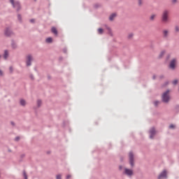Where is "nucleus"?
Listing matches in <instances>:
<instances>
[{
    "label": "nucleus",
    "instance_id": "nucleus-2",
    "mask_svg": "<svg viewBox=\"0 0 179 179\" xmlns=\"http://www.w3.org/2000/svg\"><path fill=\"white\" fill-rule=\"evenodd\" d=\"M170 90H167L165 92L163 93L162 96V101L163 103H169L170 101Z\"/></svg>",
    "mask_w": 179,
    "mask_h": 179
},
{
    "label": "nucleus",
    "instance_id": "nucleus-4",
    "mask_svg": "<svg viewBox=\"0 0 179 179\" xmlns=\"http://www.w3.org/2000/svg\"><path fill=\"white\" fill-rule=\"evenodd\" d=\"M10 2L13 6V8L15 9L17 12H19V10L22 9V6H20V3L19 1H15V0H10Z\"/></svg>",
    "mask_w": 179,
    "mask_h": 179
},
{
    "label": "nucleus",
    "instance_id": "nucleus-41",
    "mask_svg": "<svg viewBox=\"0 0 179 179\" xmlns=\"http://www.w3.org/2000/svg\"><path fill=\"white\" fill-rule=\"evenodd\" d=\"M10 124H11V125H12L13 127H15V124L14 122H10Z\"/></svg>",
    "mask_w": 179,
    "mask_h": 179
},
{
    "label": "nucleus",
    "instance_id": "nucleus-33",
    "mask_svg": "<svg viewBox=\"0 0 179 179\" xmlns=\"http://www.w3.org/2000/svg\"><path fill=\"white\" fill-rule=\"evenodd\" d=\"M29 78L31 79V80H34V76L33 74H30Z\"/></svg>",
    "mask_w": 179,
    "mask_h": 179
},
{
    "label": "nucleus",
    "instance_id": "nucleus-31",
    "mask_svg": "<svg viewBox=\"0 0 179 179\" xmlns=\"http://www.w3.org/2000/svg\"><path fill=\"white\" fill-rule=\"evenodd\" d=\"M169 128L170 129H174V128H176V126L174 124H170Z\"/></svg>",
    "mask_w": 179,
    "mask_h": 179
},
{
    "label": "nucleus",
    "instance_id": "nucleus-48",
    "mask_svg": "<svg viewBox=\"0 0 179 179\" xmlns=\"http://www.w3.org/2000/svg\"><path fill=\"white\" fill-rule=\"evenodd\" d=\"M8 152H12V150H9Z\"/></svg>",
    "mask_w": 179,
    "mask_h": 179
},
{
    "label": "nucleus",
    "instance_id": "nucleus-11",
    "mask_svg": "<svg viewBox=\"0 0 179 179\" xmlns=\"http://www.w3.org/2000/svg\"><path fill=\"white\" fill-rule=\"evenodd\" d=\"M169 32L168 29H164L162 31V36L164 38H169Z\"/></svg>",
    "mask_w": 179,
    "mask_h": 179
},
{
    "label": "nucleus",
    "instance_id": "nucleus-16",
    "mask_svg": "<svg viewBox=\"0 0 179 179\" xmlns=\"http://www.w3.org/2000/svg\"><path fill=\"white\" fill-rule=\"evenodd\" d=\"M106 29L108 31V34H110V36H113V32L111 31V28H110V27L106 25Z\"/></svg>",
    "mask_w": 179,
    "mask_h": 179
},
{
    "label": "nucleus",
    "instance_id": "nucleus-6",
    "mask_svg": "<svg viewBox=\"0 0 179 179\" xmlns=\"http://www.w3.org/2000/svg\"><path fill=\"white\" fill-rule=\"evenodd\" d=\"M4 34L5 36H6V37L15 36V33L13 32V31H12V29H10V28H6L4 31Z\"/></svg>",
    "mask_w": 179,
    "mask_h": 179
},
{
    "label": "nucleus",
    "instance_id": "nucleus-39",
    "mask_svg": "<svg viewBox=\"0 0 179 179\" xmlns=\"http://www.w3.org/2000/svg\"><path fill=\"white\" fill-rule=\"evenodd\" d=\"M159 79H164V75L159 76Z\"/></svg>",
    "mask_w": 179,
    "mask_h": 179
},
{
    "label": "nucleus",
    "instance_id": "nucleus-18",
    "mask_svg": "<svg viewBox=\"0 0 179 179\" xmlns=\"http://www.w3.org/2000/svg\"><path fill=\"white\" fill-rule=\"evenodd\" d=\"M94 8H95V9H99V8H101V4L96 3L94 5Z\"/></svg>",
    "mask_w": 179,
    "mask_h": 179
},
{
    "label": "nucleus",
    "instance_id": "nucleus-12",
    "mask_svg": "<svg viewBox=\"0 0 179 179\" xmlns=\"http://www.w3.org/2000/svg\"><path fill=\"white\" fill-rule=\"evenodd\" d=\"M117 13H113L112 14H110L109 16L110 22L114 21V19H115V17H117Z\"/></svg>",
    "mask_w": 179,
    "mask_h": 179
},
{
    "label": "nucleus",
    "instance_id": "nucleus-32",
    "mask_svg": "<svg viewBox=\"0 0 179 179\" xmlns=\"http://www.w3.org/2000/svg\"><path fill=\"white\" fill-rule=\"evenodd\" d=\"M172 83L174 85H177V83H178V80H174Z\"/></svg>",
    "mask_w": 179,
    "mask_h": 179
},
{
    "label": "nucleus",
    "instance_id": "nucleus-14",
    "mask_svg": "<svg viewBox=\"0 0 179 179\" xmlns=\"http://www.w3.org/2000/svg\"><path fill=\"white\" fill-rule=\"evenodd\" d=\"M8 57H9V52H8V50H4V55H3L4 59H8Z\"/></svg>",
    "mask_w": 179,
    "mask_h": 179
},
{
    "label": "nucleus",
    "instance_id": "nucleus-19",
    "mask_svg": "<svg viewBox=\"0 0 179 179\" xmlns=\"http://www.w3.org/2000/svg\"><path fill=\"white\" fill-rule=\"evenodd\" d=\"M22 176H23V177H24V179H28V178H27V173H26V171H25V170H24V171H22Z\"/></svg>",
    "mask_w": 179,
    "mask_h": 179
},
{
    "label": "nucleus",
    "instance_id": "nucleus-8",
    "mask_svg": "<svg viewBox=\"0 0 179 179\" xmlns=\"http://www.w3.org/2000/svg\"><path fill=\"white\" fill-rule=\"evenodd\" d=\"M33 60V56L31 55H29L27 56L26 60V66H31V61Z\"/></svg>",
    "mask_w": 179,
    "mask_h": 179
},
{
    "label": "nucleus",
    "instance_id": "nucleus-43",
    "mask_svg": "<svg viewBox=\"0 0 179 179\" xmlns=\"http://www.w3.org/2000/svg\"><path fill=\"white\" fill-rule=\"evenodd\" d=\"M63 52H64V54H66V48L63 49Z\"/></svg>",
    "mask_w": 179,
    "mask_h": 179
},
{
    "label": "nucleus",
    "instance_id": "nucleus-40",
    "mask_svg": "<svg viewBox=\"0 0 179 179\" xmlns=\"http://www.w3.org/2000/svg\"><path fill=\"white\" fill-rule=\"evenodd\" d=\"M122 169H124V167L122 166V165H120V166H119V170H122Z\"/></svg>",
    "mask_w": 179,
    "mask_h": 179
},
{
    "label": "nucleus",
    "instance_id": "nucleus-25",
    "mask_svg": "<svg viewBox=\"0 0 179 179\" xmlns=\"http://www.w3.org/2000/svg\"><path fill=\"white\" fill-rule=\"evenodd\" d=\"M17 19H18L20 23H22V15L20 14H17Z\"/></svg>",
    "mask_w": 179,
    "mask_h": 179
},
{
    "label": "nucleus",
    "instance_id": "nucleus-20",
    "mask_svg": "<svg viewBox=\"0 0 179 179\" xmlns=\"http://www.w3.org/2000/svg\"><path fill=\"white\" fill-rule=\"evenodd\" d=\"M41 104H43L41 99H38L37 100V107H41Z\"/></svg>",
    "mask_w": 179,
    "mask_h": 179
},
{
    "label": "nucleus",
    "instance_id": "nucleus-50",
    "mask_svg": "<svg viewBox=\"0 0 179 179\" xmlns=\"http://www.w3.org/2000/svg\"><path fill=\"white\" fill-rule=\"evenodd\" d=\"M48 79H50V76L48 77Z\"/></svg>",
    "mask_w": 179,
    "mask_h": 179
},
{
    "label": "nucleus",
    "instance_id": "nucleus-27",
    "mask_svg": "<svg viewBox=\"0 0 179 179\" xmlns=\"http://www.w3.org/2000/svg\"><path fill=\"white\" fill-rule=\"evenodd\" d=\"M175 31L176 33H179V27L178 25L175 27Z\"/></svg>",
    "mask_w": 179,
    "mask_h": 179
},
{
    "label": "nucleus",
    "instance_id": "nucleus-22",
    "mask_svg": "<svg viewBox=\"0 0 179 179\" xmlns=\"http://www.w3.org/2000/svg\"><path fill=\"white\" fill-rule=\"evenodd\" d=\"M138 1V6H142L143 5V0H137Z\"/></svg>",
    "mask_w": 179,
    "mask_h": 179
},
{
    "label": "nucleus",
    "instance_id": "nucleus-28",
    "mask_svg": "<svg viewBox=\"0 0 179 179\" xmlns=\"http://www.w3.org/2000/svg\"><path fill=\"white\" fill-rule=\"evenodd\" d=\"M160 102L159 101H155V102H154V106H155V107H157L158 106H159V103Z\"/></svg>",
    "mask_w": 179,
    "mask_h": 179
},
{
    "label": "nucleus",
    "instance_id": "nucleus-37",
    "mask_svg": "<svg viewBox=\"0 0 179 179\" xmlns=\"http://www.w3.org/2000/svg\"><path fill=\"white\" fill-rule=\"evenodd\" d=\"M170 58H171V55H168L166 56V59H170Z\"/></svg>",
    "mask_w": 179,
    "mask_h": 179
},
{
    "label": "nucleus",
    "instance_id": "nucleus-13",
    "mask_svg": "<svg viewBox=\"0 0 179 179\" xmlns=\"http://www.w3.org/2000/svg\"><path fill=\"white\" fill-rule=\"evenodd\" d=\"M11 47L13 48V50H16L17 48V45L16 44V42L15 41L12 40L11 41Z\"/></svg>",
    "mask_w": 179,
    "mask_h": 179
},
{
    "label": "nucleus",
    "instance_id": "nucleus-45",
    "mask_svg": "<svg viewBox=\"0 0 179 179\" xmlns=\"http://www.w3.org/2000/svg\"><path fill=\"white\" fill-rule=\"evenodd\" d=\"M177 2V0H172V3H176Z\"/></svg>",
    "mask_w": 179,
    "mask_h": 179
},
{
    "label": "nucleus",
    "instance_id": "nucleus-17",
    "mask_svg": "<svg viewBox=\"0 0 179 179\" xmlns=\"http://www.w3.org/2000/svg\"><path fill=\"white\" fill-rule=\"evenodd\" d=\"M20 104L22 106V107H24V106H26V101L24 99H20Z\"/></svg>",
    "mask_w": 179,
    "mask_h": 179
},
{
    "label": "nucleus",
    "instance_id": "nucleus-24",
    "mask_svg": "<svg viewBox=\"0 0 179 179\" xmlns=\"http://www.w3.org/2000/svg\"><path fill=\"white\" fill-rule=\"evenodd\" d=\"M156 17V15L153 14L150 17V20H151V22H153V20H155V18Z\"/></svg>",
    "mask_w": 179,
    "mask_h": 179
},
{
    "label": "nucleus",
    "instance_id": "nucleus-10",
    "mask_svg": "<svg viewBox=\"0 0 179 179\" xmlns=\"http://www.w3.org/2000/svg\"><path fill=\"white\" fill-rule=\"evenodd\" d=\"M155 135H156V130L155 129L154 127H152L150 130V138L153 139V138H155Z\"/></svg>",
    "mask_w": 179,
    "mask_h": 179
},
{
    "label": "nucleus",
    "instance_id": "nucleus-29",
    "mask_svg": "<svg viewBox=\"0 0 179 179\" xmlns=\"http://www.w3.org/2000/svg\"><path fill=\"white\" fill-rule=\"evenodd\" d=\"M56 179H62V176L61 174H58L56 176Z\"/></svg>",
    "mask_w": 179,
    "mask_h": 179
},
{
    "label": "nucleus",
    "instance_id": "nucleus-26",
    "mask_svg": "<svg viewBox=\"0 0 179 179\" xmlns=\"http://www.w3.org/2000/svg\"><path fill=\"white\" fill-rule=\"evenodd\" d=\"M103 31H104V30L102 28L98 29L99 34H101Z\"/></svg>",
    "mask_w": 179,
    "mask_h": 179
},
{
    "label": "nucleus",
    "instance_id": "nucleus-15",
    "mask_svg": "<svg viewBox=\"0 0 179 179\" xmlns=\"http://www.w3.org/2000/svg\"><path fill=\"white\" fill-rule=\"evenodd\" d=\"M51 31L52 33H53V34H55L57 36V34H58V31L57 30V28L55 27H52L51 29Z\"/></svg>",
    "mask_w": 179,
    "mask_h": 179
},
{
    "label": "nucleus",
    "instance_id": "nucleus-23",
    "mask_svg": "<svg viewBox=\"0 0 179 179\" xmlns=\"http://www.w3.org/2000/svg\"><path fill=\"white\" fill-rule=\"evenodd\" d=\"M46 43H52V38H51V37L47 38Z\"/></svg>",
    "mask_w": 179,
    "mask_h": 179
},
{
    "label": "nucleus",
    "instance_id": "nucleus-1",
    "mask_svg": "<svg viewBox=\"0 0 179 179\" xmlns=\"http://www.w3.org/2000/svg\"><path fill=\"white\" fill-rule=\"evenodd\" d=\"M169 16H170V10H167V9L164 10L161 17L162 22L167 23V22H169Z\"/></svg>",
    "mask_w": 179,
    "mask_h": 179
},
{
    "label": "nucleus",
    "instance_id": "nucleus-42",
    "mask_svg": "<svg viewBox=\"0 0 179 179\" xmlns=\"http://www.w3.org/2000/svg\"><path fill=\"white\" fill-rule=\"evenodd\" d=\"M66 179L71 178V175H67V176H66Z\"/></svg>",
    "mask_w": 179,
    "mask_h": 179
},
{
    "label": "nucleus",
    "instance_id": "nucleus-5",
    "mask_svg": "<svg viewBox=\"0 0 179 179\" xmlns=\"http://www.w3.org/2000/svg\"><path fill=\"white\" fill-rule=\"evenodd\" d=\"M129 163L131 167H134L135 159H134V152H132V151H131L129 153Z\"/></svg>",
    "mask_w": 179,
    "mask_h": 179
},
{
    "label": "nucleus",
    "instance_id": "nucleus-46",
    "mask_svg": "<svg viewBox=\"0 0 179 179\" xmlns=\"http://www.w3.org/2000/svg\"><path fill=\"white\" fill-rule=\"evenodd\" d=\"M152 79L155 80V79H156V75H154L153 76H152Z\"/></svg>",
    "mask_w": 179,
    "mask_h": 179
},
{
    "label": "nucleus",
    "instance_id": "nucleus-7",
    "mask_svg": "<svg viewBox=\"0 0 179 179\" xmlns=\"http://www.w3.org/2000/svg\"><path fill=\"white\" fill-rule=\"evenodd\" d=\"M124 174L127 176V177H132V176H134V171H132V169L125 168Z\"/></svg>",
    "mask_w": 179,
    "mask_h": 179
},
{
    "label": "nucleus",
    "instance_id": "nucleus-35",
    "mask_svg": "<svg viewBox=\"0 0 179 179\" xmlns=\"http://www.w3.org/2000/svg\"><path fill=\"white\" fill-rule=\"evenodd\" d=\"M15 141L16 142L20 141V137H19V136L15 137Z\"/></svg>",
    "mask_w": 179,
    "mask_h": 179
},
{
    "label": "nucleus",
    "instance_id": "nucleus-38",
    "mask_svg": "<svg viewBox=\"0 0 179 179\" xmlns=\"http://www.w3.org/2000/svg\"><path fill=\"white\" fill-rule=\"evenodd\" d=\"M0 76H3V72L2 70H0Z\"/></svg>",
    "mask_w": 179,
    "mask_h": 179
},
{
    "label": "nucleus",
    "instance_id": "nucleus-49",
    "mask_svg": "<svg viewBox=\"0 0 179 179\" xmlns=\"http://www.w3.org/2000/svg\"><path fill=\"white\" fill-rule=\"evenodd\" d=\"M1 57H2V56L0 55V58H1Z\"/></svg>",
    "mask_w": 179,
    "mask_h": 179
},
{
    "label": "nucleus",
    "instance_id": "nucleus-9",
    "mask_svg": "<svg viewBox=\"0 0 179 179\" xmlns=\"http://www.w3.org/2000/svg\"><path fill=\"white\" fill-rule=\"evenodd\" d=\"M163 178H167V171L166 170H164L159 176H158V179H163Z\"/></svg>",
    "mask_w": 179,
    "mask_h": 179
},
{
    "label": "nucleus",
    "instance_id": "nucleus-3",
    "mask_svg": "<svg viewBox=\"0 0 179 179\" xmlns=\"http://www.w3.org/2000/svg\"><path fill=\"white\" fill-rule=\"evenodd\" d=\"M168 67L171 71H176V68H177V58H173L170 61Z\"/></svg>",
    "mask_w": 179,
    "mask_h": 179
},
{
    "label": "nucleus",
    "instance_id": "nucleus-36",
    "mask_svg": "<svg viewBox=\"0 0 179 179\" xmlns=\"http://www.w3.org/2000/svg\"><path fill=\"white\" fill-rule=\"evenodd\" d=\"M30 23H34V22H36V20L34 19H31L29 20Z\"/></svg>",
    "mask_w": 179,
    "mask_h": 179
},
{
    "label": "nucleus",
    "instance_id": "nucleus-30",
    "mask_svg": "<svg viewBox=\"0 0 179 179\" xmlns=\"http://www.w3.org/2000/svg\"><path fill=\"white\" fill-rule=\"evenodd\" d=\"M134 37V34L131 33L128 35V38H132Z\"/></svg>",
    "mask_w": 179,
    "mask_h": 179
},
{
    "label": "nucleus",
    "instance_id": "nucleus-44",
    "mask_svg": "<svg viewBox=\"0 0 179 179\" xmlns=\"http://www.w3.org/2000/svg\"><path fill=\"white\" fill-rule=\"evenodd\" d=\"M167 85H169V82L168 81L165 82L164 86H167Z\"/></svg>",
    "mask_w": 179,
    "mask_h": 179
},
{
    "label": "nucleus",
    "instance_id": "nucleus-21",
    "mask_svg": "<svg viewBox=\"0 0 179 179\" xmlns=\"http://www.w3.org/2000/svg\"><path fill=\"white\" fill-rule=\"evenodd\" d=\"M164 54H166V51L164 50L162 51L159 55V58H163V56L164 55Z\"/></svg>",
    "mask_w": 179,
    "mask_h": 179
},
{
    "label": "nucleus",
    "instance_id": "nucleus-34",
    "mask_svg": "<svg viewBox=\"0 0 179 179\" xmlns=\"http://www.w3.org/2000/svg\"><path fill=\"white\" fill-rule=\"evenodd\" d=\"M9 71H10V73H13V67L10 66L9 67Z\"/></svg>",
    "mask_w": 179,
    "mask_h": 179
},
{
    "label": "nucleus",
    "instance_id": "nucleus-47",
    "mask_svg": "<svg viewBox=\"0 0 179 179\" xmlns=\"http://www.w3.org/2000/svg\"><path fill=\"white\" fill-rule=\"evenodd\" d=\"M22 157H24V155H22Z\"/></svg>",
    "mask_w": 179,
    "mask_h": 179
}]
</instances>
